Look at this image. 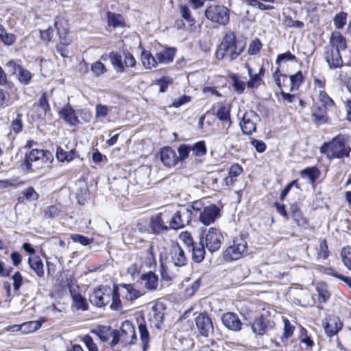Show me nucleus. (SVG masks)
Listing matches in <instances>:
<instances>
[{
  "instance_id": "obj_1",
  "label": "nucleus",
  "mask_w": 351,
  "mask_h": 351,
  "mask_svg": "<svg viewBox=\"0 0 351 351\" xmlns=\"http://www.w3.org/2000/svg\"><path fill=\"white\" fill-rule=\"evenodd\" d=\"M245 47V43L243 40H237L235 34L228 31L217 49L216 57L219 60L226 58L232 61L243 52Z\"/></svg>"
},
{
  "instance_id": "obj_2",
  "label": "nucleus",
  "mask_w": 351,
  "mask_h": 351,
  "mask_svg": "<svg viewBox=\"0 0 351 351\" xmlns=\"http://www.w3.org/2000/svg\"><path fill=\"white\" fill-rule=\"evenodd\" d=\"M320 152L326 154L330 159L349 157L351 152L350 136L348 134H339L330 141L324 143Z\"/></svg>"
},
{
  "instance_id": "obj_3",
  "label": "nucleus",
  "mask_w": 351,
  "mask_h": 351,
  "mask_svg": "<svg viewBox=\"0 0 351 351\" xmlns=\"http://www.w3.org/2000/svg\"><path fill=\"white\" fill-rule=\"evenodd\" d=\"M170 219L169 226L170 229H180L189 224L193 217L192 210L185 206H182L179 210L173 212L170 210Z\"/></svg>"
},
{
  "instance_id": "obj_4",
  "label": "nucleus",
  "mask_w": 351,
  "mask_h": 351,
  "mask_svg": "<svg viewBox=\"0 0 351 351\" xmlns=\"http://www.w3.org/2000/svg\"><path fill=\"white\" fill-rule=\"evenodd\" d=\"M247 242L242 238H237L234 239L233 244L223 252V258L227 261L239 260L247 253Z\"/></svg>"
},
{
  "instance_id": "obj_5",
  "label": "nucleus",
  "mask_w": 351,
  "mask_h": 351,
  "mask_svg": "<svg viewBox=\"0 0 351 351\" xmlns=\"http://www.w3.org/2000/svg\"><path fill=\"white\" fill-rule=\"evenodd\" d=\"M206 17L213 23L226 25L230 20L229 10L223 5L208 7L205 11Z\"/></svg>"
},
{
  "instance_id": "obj_6",
  "label": "nucleus",
  "mask_w": 351,
  "mask_h": 351,
  "mask_svg": "<svg viewBox=\"0 0 351 351\" xmlns=\"http://www.w3.org/2000/svg\"><path fill=\"white\" fill-rule=\"evenodd\" d=\"M223 239V235L219 229L210 228L202 237V241L208 250L213 253L217 251L221 245Z\"/></svg>"
},
{
  "instance_id": "obj_7",
  "label": "nucleus",
  "mask_w": 351,
  "mask_h": 351,
  "mask_svg": "<svg viewBox=\"0 0 351 351\" xmlns=\"http://www.w3.org/2000/svg\"><path fill=\"white\" fill-rule=\"evenodd\" d=\"M169 210H165L154 215L150 221V228L154 234H161L167 232L170 228L169 219H170Z\"/></svg>"
},
{
  "instance_id": "obj_8",
  "label": "nucleus",
  "mask_w": 351,
  "mask_h": 351,
  "mask_svg": "<svg viewBox=\"0 0 351 351\" xmlns=\"http://www.w3.org/2000/svg\"><path fill=\"white\" fill-rule=\"evenodd\" d=\"M112 294V289L108 286H99L90 295V302L98 306L102 307L110 302V295Z\"/></svg>"
},
{
  "instance_id": "obj_9",
  "label": "nucleus",
  "mask_w": 351,
  "mask_h": 351,
  "mask_svg": "<svg viewBox=\"0 0 351 351\" xmlns=\"http://www.w3.org/2000/svg\"><path fill=\"white\" fill-rule=\"evenodd\" d=\"M323 58L330 69H340L343 64L340 51L332 48L325 46L323 51Z\"/></svg>"
},
{
  "instance_id": "obj_10",
  "label": "nucleus",
  "mask_w": 351,
  "mask_h": 351,
  "mask_svg": "<svg viewBox=\"0 0 351 351\" xmlns=\"http://www.w3.org/2000/svg\"><path fill=\"white\" fill-rule=\"evenodd\" d=\"M259 121V117L253 110L246 112L240 122L241 128L243 132L245 134H252L256 131V125Z\"/></svg>"
},
{
  "instance_id": "obj_11",
  "label": "nucleus",
  "mask_w": 351,
  "mask_h": 351,
  "mask_svg": "<svg viewBox=\"0 0 351 351\" xmlns=\"http://www.w3.org/2000/svg\"><path fill=\"white\" fill-rule=\"evenodd\" d=\"M118 330L121 335V342L125 345L135 343L137 338L135 333L134 326L131 322H123L120 327V330Z\"/></svg>"
},
{
  "instance_id": "obj_12",
  "label": "nucleus",
  "mask_w": 351,
  "mask_h": 351,
  "mask_svg": "<svg viewBox=\"0 0 351 351\" xmlns=\"http://www.w3.org/2000/svg\"><path fill=\"white\" fill-rule=\"evenodd\" d=\"M54 26L59 35L60 40L64 44H70L71 40L68 36L69 25L68 21L63 14L56 16L54 19Z\"/></svg>"
},
{
  "instance_id": "obj_13",
  "label": "nucleus",
  "mask_w": 351,
  "mask_h": 351,
  "mask_svg": "<svg viewBox=\"0 0 351 351\" xmlns=\"http://www.w3.org/2000/svg\"><path fill=\"white\" fill-rule=\"evenodd\" d=\"M195 324L199 334L208 337L213 330V324L210 317L206 313H200L195 318Z\"/></svg>"
},
{
  "instance_id": "obj_14",
  "label": "nucleus",
  "mask_w": 351,
  "mask_h": 351,
  "mask_svg": "<svg viewBox=\"0 0 351 351\" xmlns=\"http://www.w3.org/2000/svg\"><path fill=\"white\" fill-rule=\"evenodd\" d=\"M170 262L175 267H182L186 265L187 257L184 250L178 243H174L169 250Z\"/></svg>"
},
{
  "instance_id": "obj_15",
  "label": "nucleus",
  "mask_w": 351,
  "mask_h": 351,
  "mask_svg": "<svg viewBox=\"0 0 351 351\" xmlns=\"http://www.w3.org/2000/svg\"><path fill=\"white\" fill-rule=\"evenodd\" d=\"M220 216V209L216 205L205 207L199 213V220L204 225L208 226Z\"/></svg>"
},
{
  "instance_id": "obj_16",
  "label": "nucleus",
  "mask_w": 351,
  "mask_h": 351,
  "mask_svg": "<svg viewBox=\"0 0 351 351\" xmlns=\"http://www.w3.org/2000/svg\"><path fill=\"white\" fill-rule=\"evenodd\" d=\"M343 326L339 317L335 315H329L323 322V327L326 335L332 337L336 335Z\"/></svg>"
},
{
  "instance_id": "obj_17",
  "label": "nucleus",
  "mask_w": 351,
  "mask_h": 351,
  "mask_svg": "<svg viewBox=\"0 0 351 351\" xmlns=\"http://www.w3.org/2000/svg\"><path fill=\"white\" fill-rule=\"evenodd\" d=\"M221 319L223 326L231 331L239 332L242 329L243 324L235 313H225L221 315Z\"/></svg>"
},
{
  "instance_id": "obj_18",
  "label": "nucleus",
  "mask_w": 351,
  "mask_h": 351,
  "mask_svg": "<svg viewBox=\"0 0 351 351\" xmlns=\"http://www.w3.org/2000/svg\"><path fill=\"white\" fill-rule=\"evenodd\" d=\"M44 156V151L42 149H32L29 154L25 155V159L21 164V168L26 173L35 171L36 168L32 165L33 162H36Z\"/></svg>"
},
{
  "instance_id": "obj_19",
  "label": "nucleus",
  "mask_w": 351,
  "mask_h": 351,
  "mask_svg": "<svg viewBox=\"0 0 351 351\" xmlns=\"http://www.w3.org/2000/svg\"><path fill=\"white\" fill-rule=\"evenodd\" d=\"M312 121L317 125H322L328 121L327 108L319 103H315L311 108Z\"/></svg>"
},
{
  "instance_id": "obj_20",
  "label": "nucleus",
  "mask_w": 351,
  "mask_h": 351,
  "mask_svg": "<svg viewBox=\"0 0 351 351\" xmlns=\"http://www.w3.org/2000/svg\"><path fill=\"white\" fill-rule=\"evenodd\" d=\"M273 325V322L267 319L263 315H261L256 317L254 322L251 324V328L254 334L263 335L271 329Z\"/></svg>"
},
{
  "instance_id": "obj_21",
  "label": "nucleus",
  "mask_w": 351,
  "mask_h": 351,
  "mask_svg": "<svg viewBox=\"0 0 351 351\" xmlns=\"http://www.w3.org/2000/svg\"><path fill=\"white\" fill-rule=\"evenodd\" d=\"M160 160L167 167H175L178 163V155L176 151L170 147H165L160 150Z\"/></svg>"
},
{
  "instance_id": "obj_22",
  "label": "nucleus",
  "mask_w": 351,
  "mask_h": 351,
  "mask_svg": "<svg viewBox=\"0 0 351 351\" xmlns=\"http://www.w3.org/2000/svg\"><path fill=\"white\" fill-rule=\"evenodd\" d=\"M326 47L339 51L345 50L347 47L346 39L340 32H333L330 36L329 43Z\"/></svg>"
},
{
  "instance_id": "obj_23",
  "label": "nucleus",
  "mask_w": 351,
  "mask_h": 351,
  "mask_svg": "<svg viewBox=\"0 0 351 351\" xmlns=\"http://www.w3.org/2000/svg\"><path fill=\"white\" fill-rule=\"evenodd\" d=\"M164 308L162 304L152 306L149 320L151 324L157 328H160L164 320Z\"/></svg>"
},
{
  "instance_id": "obj_24",
  "label": "nucleus",
  "mask_w": 351,
  "mask_h": 351,
  "mask_svg": "<svg viewBox=\"0 0 351 351\" xmlns=\"http://www.w3.org/2000/svg\"><path fill=\"white\" fill-rule=\"evenodd\" d=\"M245 66L250 77V80L247 82V87L250 88L258 87L262 82L261 77L263 76L265 73L264 68L261 66L259 69L258 73H253L252 69L249 66V64H246Z\"/></svg>"
},
{
  "instance_id": "obj_25",
  "label": "nucleus",
  "mask_w": 351,
  "mask_h": 351,
  "mask_svg": "<svg viewBox=\"0 0 351 351\" xmlns=\"http://www.w3.org/2000/svg\"><path fill=\"white\" fill-rule=\"evenodd\" d=\"M121 293L128 301H133L143 295L142 292L136 289L132 284H120Z\"/></svg>"
},
{
  "instance_id": "obj_26",
  "label": "nucleus",
  "mask_w": 351,
  "mask_h": 351,
  "mask_svg": "<svg viewBox=\"0 0 351 351\" xmlns=\"http://www.w3.org/2000/svg\"><path fill=\"white\" fill-rule=\"evenodd\" d=\"M70 293L72 297L73 307L76 310L86 311L88 306L86 300L75 288H70Z\"/></svg>"
},
{
  "instance_id": "obj_27",
  "label": "nucleus",
  "mask_w": 351,
  "mask_h": 351,
  "mask_svg": "<svg viewBox=\"0 0 351 351\" xmlns=\"http://www.w3.org/2000/svg\"><path fill=\"white\" fill-rule=\"evenodd\" d=\"M141 283L149 291L156 290L158 285V276L153 272L149 271L141 276Z\"/></svg>"
},
{
  "instance_id": "obj_28",
  "label": "nucleus",
  "mask_w": 351,
  "mask_h": 351,
  "mask_svg": "<svg viewBox=\"0 0 351 351\" xmlns=\"http://www.w3.org/2000/svg\"><path fill=\"white\" fill-rule=\"evenodd\" d=\"M176 54V49L172 47L165 48L156 53L158 64H169L173 62Z\"/></svg>"
},
{
  "instance_id": "obj_29",
  "label": "nucleus",
  "mask_w": 351,
  "mask_h": 351,
  "mask_svg": "<svg viewBox=\"0 0 351 351\" xmlns=\"http://www.w3.org/2000/svg\"><path fill=\"white\" fill-rule=\"evenodd\" d=\"M60 115L62 119L71 125H74L80 123L75 112L70 106L63 108L60 111Z\"/></svg>"
},
{
  "instance_id": "obj_30",
  "label": "nucleus",
  "mask_w": 351,
  "mask_h": 351,
  "mask_svg": "<svg viewBox=\"0 0 351 351\" xmlns=\"http://www.w3.org/2000/svg\"><path fill=\"white\" fill-rule=\"evenodd\" d=\"M34 107L38 108L37 116L38 119H42L46 116L47 113L50 110L46 93H43L39 99L38 104H34Z\"/></svg>"
},
{
  "instance_id": "obj_31",
  "label": "nucleus",
  "mask_w": 351,
  "mask_h": 351,
  "mask_svg": "<svg viewBox=\"0 0 351 351\" xmlns=\"http://www.w3.org/2000/svg\"><path fill=\"white\" fill-rule=\"evenodd\" d=\"M205 247L202 241L191 247L192 258L195 263H201L204 260L206 253Z\"/></svg>"
},
{
  "instance_id": "obj_32",
  "label": "nucleus",
  "mask_w": 351,
  "mask_h": 351,
  "mask_svg": "<svg viewBox=\"0 0 351 351\" xmlns=\"http://www.w3.org/2000/svg\"><path fill=\"white\" fill-rule=\"evenodd\" d=\"M141 61L143 66L147 69L156 67L158 64L156 56H154L148 51H143L141 53Z\"/></svg>"
},
{
  "instance_id": "obj_33",
  "label": "nucleus",
  "mask_w": 351,
  "mask_h": 351,
  "mask_svg": "<svg viewBox=\"0 0 351 351\" xmlns=\"http://www.w3.org/2000/svg\"><path fill=\"white\" fill-rule=\"evenodd\" d=\"M112 294L110 295V308L113 310H118L121 306L120 295L121 293L120 285H114L112 289Z\"/></svg>"
},
{
  "instance_id": "obj_34",
  "label": "nucleus",
  "mask_w": 351,
  "mask_h": 351,
  "mask_svg": "<svg viewBox=\"0 0 351 351\" xmlns=\"http://www.w3.org/2000/svg\"><path fill=\"white\" fill-rule=\"evenodd\" d=\"M28 263L31 269H33L39 277L43 276V264L39 256L29 257Z\"/></svg>"
},
{
  "instance_id": "obj_35",
  "label": "nucleus",
  "mask_w": 351,
  "mask_h": 351,
  "mask_svg": "<svg viewBox=\"0 0 351 351\" xmlns=\"http://www.w3.org/2000/svg\"><path fill=\"white\" fill-rule=\"evenodd\" d=\"M111 64L117 72L123 73L125 71L121 56L117 52H111L109 54Z\"/></svg>"
},
{
  "instance_id": "obj_36",
  "label": "nucleus",
  "mask_w": 351,
  "mask_h": 351,
  "mask_svg": "<svg viewBox=\"0 0 351 351\" xmlns=\"http://www.w3.org/2000/svg\"><path fill=\"white\" fill-rule=\"evenodd\" d=\"M16 75L19 82L24 86L29 85L33 77V74L23 66L20 69Z\"/></svg>"
},
{
  "instance_id": "obj_37",
  "label": "nucleus",
  "mask_w": 351,
  "mask_h": 351,
  "mask_svg": "<svg viewBox=\"0 0 351 351\" xmlns=\"http://www.w3.org/2000/svg\"><path fill=\"white\" fill-rule=\"evenodd\" d=\"M230 107L224 105V104H219L216 112L217 117L225 122L228 123V125L230 124Z\"/></svg>"
},
{
  "instance_id": "obj_38",
  "label": "nucleus",
  "mask_w": 351,
  "mask_h": 351,
  "mask_svg": "<svg viewBox=\"0 0 351 351\" xmlns=\"http://www.w3.org/2000/svg\"><path fill=\"white\" fill-rule=\"evenodd\" d=\"M304 77L302 71H298L295 74L292 75L288 79L290 82V90H298L300 86L303 83Z\"/></svg>"
},
{
  "instance_id": "obj_39",
  "label": "nucleus",
  "mask_w": 351,
  "mask_h": 351,
  "mask_svg": "<svg viewBox=\"0 0 351 351\" xmlns=\"http://www.w3.org/2000/svg\"><path fill=\"white\" fill-rule=\"evenodd\" d=\"M301 177L308 178L311 183H313L319 176V171L315 167H308L300 173Z\"/></svg>"
},
{
  "instance_id": "obj_40",
  "label": "nucleus",
  "mask_w": 351,
  "mask_h": 351,
  "mask_svg": "<svg viewBox=\"0 0 351 351\" xmlns=\"http://www.w3.org/2000/svg\"><path fill=\"white\" fill-rule=\"evenodd\" d=\"M106 15L108 25L112 26L114 28L123 26V19L121 14L108 12Z\"/></svg>"
},
{
  "instance_id": "obj_41",
  "label": "nucleus",
  "mask_w": 351,
  "mask_h": 351,
  "mask_svg": "<svg viewBox=\"0 0 351 351\" xmlns=\"http://www.w3.org/2000/svg\"><path fill=\"white\" fill-rule=\"evenodd\" d=\"M74 155L75 152L73 149L66 152L60 147H57L56 158L60 162H70L74 158Z\"/></svg>"
},
{
  "instance_id": "obj_42",
  "label": "nucleus",
  "mask_w": 351,
  "mask_h": 351,
  "mask_svg": "<svg viewBox=\"0 0 351 351\" xmlns=\"http://www.w3.org/2000/svg\"><path fill=\"white\" fill-rule=\"evenodd\" d=\"M41 323L38 321H31L25 322L21 324V332L25 334L33 332L39 329Z\"/></svg>"
},
{
  "instance_id": "obj_43",
  "label": "nucleus",
  "mask_w": 351,
  "mask_h": 351,
  "mask_svg": "<svg viewBox=\"0 0 351 351\" xmlns=\"http://www.w3.org/2000/svg\"><path fill=\"white\" fill-rule=\"evenodd\" d=\"M282 23L287 28L302 29L304 27L303 22L294 20L290 16H285Z\"/></svg>"
},
{
  "instance_id": "obj_44",
  "label": "nucleus",
  "mask_w": 351,
  "mask_h": 351,
  "mask_svg": "<svg viewBox=\"0 0 351 351\" xmlns=\"http://www.w3.org/2000/svg\"><path fill=\"white\" fill-rule=\"evenodd\" d=\"M341 257L343 265L348 269L351 270V247L350 246H346L342 248Z\"/></svg>"
},
{
  "instance_id": "obj_45",
  "label": "nucleus",
  "mask_w": 351,
  "mask_h": 351,
  "mask_svg": "<svg viewBox=\"0 0 351 351\" xmlns=\"http://www.w3.org/2000/svg\"><path fill=\"white\" fill-rule=\"evenodd\" d=\"M191 149L193 152V154L196 156H202L206 154L207 151L206 143L204 141L195 143L192 147H191Z\"/></svg>"
},
{
  "instance_id": "obj_46",
  "label": "nucleus",
  "mask_w": 351,
  "mask_h": 351,
  "mask_svg": "<svg viewBox=\"0 0 351 351\" xmlns=\"http://www.w3.org/2000/svg\"><path fill=\"white\" fill-rule=\"evenodd\" d=\"M284 323V332L283 335L281 337L282 341L285 342L289 339L294 331V327L290 324L289 321L287 319H283Z\"/></svg>"
},
{
  "instance_id": "obj_47",
  "label": "nucleus",
  "mask_w": 351,
  "mask_h": 351,
  "mask_svg": "<svg viewBox=\"0 0 351 351\" xmlns=\"http://www.w3.org/2000/svg\"><path fill=\"white\" fill-rule=\"evenodd\" d=\"M273 77L276 84L280 89H282V88L285 86V82H288L287 76L280 73L279 69H277L274 73Z\"/></svg>"
},
{
  "instance_id": "obj_48",
  "label": "nucleus",
  "mask_w": 351,
  "mask_h": 351,
  "mask_svg": "<svg viewBox=\"0 0 351 351\" xmlns=\"http://www.w3.org/2000/svg\"><path fill=\"white\" fill-rule=\"evenodd\" d=\"M337 80L342 84L346 85L351 80L350 70H340L336 72Z\"/></svg>"
},
{
  "instance_id": "obj_49",
  "label": "nucleus",
  "mask_w": 351,
  "mask_h": 351,
  "mask_svg": "<svg viewBox=\"0 0 351 351\" xmlns=\"http://www.w3.org/2000/svg\"><path fill=\"white\" fill-rule=\"evenodd\" d=\"M317 291L318 292V300L320 302H326L330 298V293L323 284H319L317 286Z\"/></svg>"
},
{
  "instance_id": "obj_50",
  "label": "nucleus",
  "mask_w": 351,
  "mask_h": 351,
  "mask_svg": "<svg viewBox=\"0 0 351 351\" xmlns=\"http://www.w3.org/2000/svg\"><path fill=\"white\" fill-rule=\"evenodd\" d=\"M319 101L321 106H324L326 108L334 106L333 100L328 96L325 90L319 91Z\"/></svg>"
},
{
  "instance_id": "obj_51",
  "label": "nucleus",
  "mask_w": 351,
  "mask_h": 351,
  "mask_svg": "<svg viewBox=\"0 0 351 351\" xmlns=\"http://www.w3.org/2000/svg\"><path fill=\"white\" fill-rule=\"evenodd\" d=\"M347 21V14L346 12H340L334 18V25L337 29H342Z\"/></svg>"
},
{
  "instance_id": "obj_52",
  "label": "nucleus",
  "mask_w": 351,
  "mask_h": 351,
  "mask_svg": "<svg viewBox=\"0 0 351 351\" xmlns=\"http://www.w3.org/2000/svg\"><path fill=\"white\" fill-rule=\"evenodd\" d=\"M140 337L145 348L149 342V335L147 326L145 324L141 323L138 325Z\"/></svg>"
},
{
  "instance_id": "obj_53",
  "label": "nucleus",
  "mask_w": 351,
  "mask_h": 351,
  "mask_svg": "<svg viewBox=\"0 0 351 351\" xmlns=\"http://www.w3.org/2000/svg\"><path fill=\"white\" fill-rule=\"evenodd\" d=\"M191 151V146L185 144L180 145L178 148L179 154V156H178V162L185 160L189 156Z\"/></svg>"
},
{
  "instance_id": "obj_54",
  "label": "nucleus",
  "mask_w": 351,
  "mask_h": 351,
  "mask_svg": "<svg viewBox=\"0 0 351 351\" xmlns=\"http://www.w3.org/2000/svg\"><path fill=\"white\" fill-rule=\"evenodd\" d=\"M329 256V251L326 240H322L319 242V246L317 252L318 258L326 259Z\"/></svg>"
},
{
  "instance_id": "obj_55",
  "label": "nucleus",
  "mask_w": 351,
  "mask_h": 351,
  "mask_svg": "<svg viewBox=\"0 0 351 351\" xmlns=\"http://www.w3.org/2000/svg\"><path fill=\"white\" fill-rule=\"evenodd\" d=\"M71 239L73 240V241L79 243L81 245L84 246H86L90 243H93V239H89L85 236L78 234H73L71 236Z\"/></svg>"
},
{
  "instance_id": "obj_56",
  "label": "nucleus",
  "mask_w": 351,
  "mask_h": 351,
  "mask_svg": "<svg viewBox=\"0 0 351 351\" xmlns=\"http://www.w3.org/2000/svg\"><path fill=\"white\" fill-rule=\"evenodd\" d=\"M182 17L189 23V25H193L195 20L191 14L189 8L186 5H182L180 8Z\"/></svg>"
},
{
  "instance_id": "obj_57",
  "label": "nucleus",
  "mask_w": 351,
  "mask_h": 351,
  "mask_svg": "<svg viewBox=\"0 0 351 351\" xmlns=\"http://www.w3.org/2000/svg\"><path fill=\"white\" fill-rule=\"evenodd\" d=\"M23 194L26 199L29 201L37 200L38 199V194L32 186L25 189L23 191Z\"/></svg>"
},
{
  "instance_id": "obj_58",
  "label": "nucleus",
  "mask_w": 351,
  "mask_h": 351,
  "mask_svg": "<svg viewBox=\"0 0 351 351\" xmlns=\"http://www.w3.org/2000/svg\"><path fill=\"white\" fill-rule=\"evenodd\" d=\"M173 82V78L169 76H165L160 79L158 82V84L160 86V92H165L169 85L171 84Z\"/></svg>"
},
{
  "instance_id": "obj_59",
  "label": "nucleus",
  "mask_w": 351,
  "mask_h": 351,
  "mask_svg": "<svg viewBox=\"0 0 351 351\" xmlns=\"http://www.w3.org/2000/svg\"><path fill=\"white\" fill-rule=\"evenodd\" d=\"M293 220L301 228H306L308 225V219L304 217L302 212L293 216Z\"/></svg>"
},
{
  "instance_id": "obj_60",
  "label": "nucleus",
  "mask_w": 351,
  "mask_h": 351,
  "mask_svg": "<svg viewBox=\"0 0 351 351\" xmlns=\"http://www.w3.org/2000/svg\"><path fill=\"white\" fill-rule=\"evenodd\" d=\"M262 44L258 39H255L251 42L248 47V53L255 55L258 53L261 48Z\"/></svg>"
},
{
  "instance_id": "obj_61",
  "label": "nucleus",
  "mask_w": 351,
  "mask_h": 351,
  "mask_svg": "<svg viewBox=\"0 0 351 351\" xmlns=\"http://www.w3.org/2000/svg\"><path fill=\"white\" fill-rule=\"evenodd\" d=\"M91 70L97 76H99L106 71L104 64L99 61L95 62L92 64Z\"/></svg>"
},
{
  "instance_id": "obj_62",
  "label": "nucleus",
  "mask_w": 351,
  "mask_h": 351,
  "mask_svg": "<svg viewBox=\"0 0 351 351\" xmlns=\"http://www.w3.org/2000/svg\"><path fill=\"white\" fill-rule=\"evenodd\" d=\"M296 57L289 51L279 54L276 58V63L280 64L283 61H295Z\"/></svg>"
},
{
  "instance_id": "obj_63",
  "label": "nucleus",
  "mask_w": 351,
  "mask_h": 351,
  "mask_svg": "<svg viewBox=\"0 0 351 351\" xmlns=\"http://www.w3.org/2000/svg\"><path fill=\"white\" fill-rule=\"evenodd\" d=\"M145 263L146 265L149 267H151L156 263L155 256L153 252V246L152 245H149L148 250L146 251Z\"/></svg>"
},
{
  "instance_id": "obj_64",
  "label": "nucleus",
  "mask_w": 351,
  "mask_h": 351,
  "mask_svg": "<svg viewBox=\"0 0 351 351\" xmlns=\"http://www.w3.org/2000/svg\"><path fill=\"white\" fill-rule=\"evenodd\" d=\"M13 280V287L15 291H17L21 288L23 283V276L19 271H16L12 277Z\"/></svg>"
}]
</instances>
